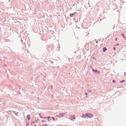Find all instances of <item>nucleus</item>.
Returning <instances> with one entry per match:
<instances>
[{"mask_svg": "<svg viewBox=\"0 0 126 126\" xmlns=\"http://www.w3.org/2000/svg\"><path fill=\"white\" fill-rule=\"evenodd\" d=\"M85 115H86V116L90 118L93 117V115L90 113H86L85 114Z\"/></svg>", "mask_w": 126, "mask_h": 126, "instance_id": "1", "label": "nucleus"}, {"mask_svg": "<svg viewBox=\"0 0 126 126\" xmlns=\"http://www.w3.org/2000/svg\"><path fill=\"white\" fill-rule=\"evenodd\" d=\"M27 118L28 119V120L29 121L30 120V116L29 115H28L27 116Z\"/></svg>", "mask_w": 126, "mask_h": 126, "instance_id": "2", "label": "nucleus"}, {"mask_svg": "<svg viewBox=\"0 0 126 126\" xmlns=\"http://www.w3.org/2000/svg\"><path fill=\"white\" fill-rule=\"evenodd\" d=\"M107 49L106 47H104L103 48V52H105V51Z\"/></svg>", "mask_w": 126, "mask_h": 126, "instance_id": "3", "label": "nucleus"}, {"mask_svg": "<svg viewBox=\"0 0 126 126\" xmlns=\"http://www.w3.org/2000/svg\"><path fill=\"white\" fill-rule=\"evenodd\" d=\"M93 70V71H94V72H98V74H99V73H100V72H99V71H97V70Z\"/></svg>", "mask_w": 126, "mask_h": 126, "instance_id": "4", "label": "nucleus"}, {"mask_svg": "<svg viewBox=\"0 0 126 126\" xmlns=\"http://www.w3.org/2000/svg\"><path fill=\"white\" fill-rule=\"evenodd\" d=\"M86 116V115H85V114H83L82 115V117L83 118H84L85 117V116Z\"/></svg>", "mask_w": 126, "mask_h": 126, "instance_id": "5", "label": "nucleus"}, {"mask_svg": "<svg viewBox=\"0 0 126 126\" xmlns=\"http://www.w3.org/2000/svg\"><path fill=\"white\" fill-rule=\"evenodd\" d=\"M121 35L123 37H124L125 38V37L124 36V34H121Z\"/></svg>", "mask_w": 126, "mask_h": 126, "instance_id": "6", "label": "nucleus"}, {"mask_svg": "<svg viewBox=\"0 0 126 126\" xmlns=\"http://www.w3.org/2000/svg\"><path fill=\"white\" fill-rule=\"evenodd\" d=\"M74 15V14H70V16H72Z\"/></svg>", "mask_w": 126, "mask_h": 126, "instance_id": "7", "label": "nucleus"}, {"mask_svg": "<svg viewBox=\"0 0 126 126\" xmlns=\"http://www.w3.org/2000/svg\"><path fill=\"white\" fill-rule=\"evenodd\" d=\"M125 81V80H123L122 81H121L120 82V83H122V82H124V81Z\"/></svg>", "mask_w": 126, "mask_h": 126, "instance_id": "8", "label": "nucleus"}, {"mask_svg": "<svg viewBox=\"0 0 126 126\" xmlns=\"http://www.w3.org/2000/svg\"><path fill=\"white\" fill-rule=\"evenodd\" d=\"M52 119H53V121L55 120V118H54V117H52Z\"/></svg>", "mask_w": 126, "mask_h": 126, "instance_id": "9", "label": "nucleus"}, {"mask_svg": "<svg viewBox=\"0 0 126 126\" xmlns=\"http://www.w3.org/2000/svg\"><path fill=\"white\" fill-rule=\"evenodd\" d=\"M113 81V82H114V83H115V80H113V81Z\"/></svg>", "mask_w": 126, "mask_h": 126, "instance_id": "10", "label": "nucleus"}, {"mask_svg": "<svg viewBox=\"0 0 126 126\" xmlns=\"http://www.w3.org/2000/svg\"><path fill=\"white\" fill-rule=\"evenodd\" d=\"M113 48V49L114 50H115V47H114Z\"/></svg>", "mask_w": 126, "mask_h": 126, "instance_id": "11", "label": "nucleus"}, {"mask_svg": "<svg viewBox=\"0 0 126 126\" xmlns=\"http://www.w3.org/2000/svg\"><path fill=\"white\" fill-rule=\"evenodd\" d=\"M50 117V116L48 117L47 118L48 119H49Z\"/></svg>", "mask_w": 126, "mask_h": 126, "instance_id": "12", "label": "nucleus"}, {"mask_svg": "<svg viewBox=\"0 0 126 126\" xmlns=\"http://www.w3.org/2000/svg\"><path fill=\"white\" fill-rule=\"evenodd\" d=\"M119 45V44H116V45H117V46H118Z\"/></svg>", "mask_w": 126, "mask_h": 126, "instance_id": "13", "label": "nucleus"}, {"mask_svg": "<svg viewBox=\"0 0 126 126\" xmlns=\"http://www.w3.org/2000/svg\"><path fill=\"white\" fill-rule=\"evenodd\" d=\"M117 38H116L115 39V40L116 41H117Z\"/></svg>", "mask_w": 126, "mask_h": 126, "instance_id": "14", "label": "nucleus"}, {"mask_svg": "<svg viewBox=\"0 0 126 126\" xmlns=\"http://www.w3.org/2000/svg\"><path fill=\"white\" fill-rule=\"evenodd\" d=\"M32 123H34V121H33V122H32Z\"/></svg>", "mask_w": 126, "mask_h": 126, "instance_id": "15", "label": "nucleus"}]
</instances>
